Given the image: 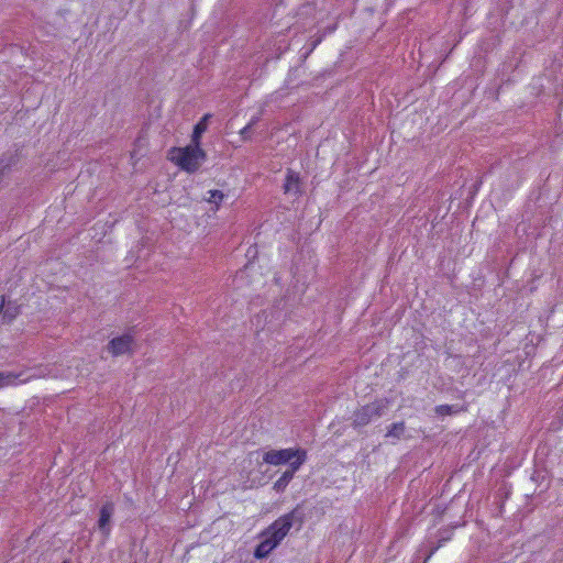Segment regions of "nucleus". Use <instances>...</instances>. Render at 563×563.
<instances>
[{
    "mask_svg": "<svg viewBox=\"0 0 563 563\" xmlns=\"http://www.w3.org/2000/svg\"><path fill=\"white\" fill-rule=\"evenodd\" d=\"M168 158L187 173H195L206 159V152L200 146L187 145L173 147Z\"/></svg>",
    "mask_w": 563,
    "mask_h": 563,
    "instance_id": "nucleus-1",
    "label": "nucleus"
},
{
    "mask_svg": "<svg viewBox=\"0 0 563 563\" xmlns=\"http://www.w3.org/2000/svg\"><path fill=\"white\" fill-rule=\"evenodd\" d=\"M389 400L386 398L376 399L356 409L352 416V426L355 429L369 424L374 419L384 416L389 408Z\"/></svg>",
    "mask_w": 563,
    "mask_h": 563,
    "instance_id": "nucleus-2",
    "label": "nucleus"
},
{
    "mask_svg": "<svg viewBox=\"0 0 563 563\" xmlns=\"http://www.w3.org/2000/svg\"><path fill=\"white\" fill-rule=\"evenodd\" d=\"M301 455L305 463L307 460V452L302 449L288 448L280 450H271L264 453L263 461L271 465H290V462L300 461Z\"/></svg>",
    "mask_w": 563,
    "mask_h": 563,
    "instance_id": "nucleus-3",
    "label": "nucleus"
},
{
    "mask_svg": "<svg viewBox=\"0 0 563 563\" xmlns=\"http://www.w3.org/2000/svg\"><path fill=\"white\" fill-rule=\"evenodd\" d=\"M295 517V512L291 511L279 519H277L267 530L266 538L272 541V543L277 547L283 539L288 534L289 530L292 527V519Z\"/></svg>",
    "mask_w": 563,
    "mask_h": 563,
    "instance_id": "nucleus-4",
    "label": "nucleus"
},
{
    "mask_svg": "<svg viewBox=\"0 0 563 563\" xmlns=\"http://www.w3.org/2000/svg\"><path fill=\"white\" fill-rule=\"evenodd\" d=\"M134 338L130 333L111 339L107 344V350L112 356H120L133 352L132 346Z\"/></svg>",
    "mask_w": 563,
    "mask_h": 563,
    "instance_id": "nucleus-5",
    "label": "nucleus"
},
{
    "mask_svg": "<svg viewBox=\"0 0 563 563\" xmlns=\"http://www.w3.org/2000/svg\"><path fill=\"white\" fill-rule=\"evenodd\" d=\"M115 507L112 501L104 503L100 508V515L97 522L100 532L108 538L111 532V518L114 514Z\"/></svg>",
    "mask_w": 563,
    "mask_h": 563,
    "instance_id": "nucleus-6",
    "label": "nucleus"
},
{
    "mask_svg": "<svg viewBox=\"0 0 563 563\" xmlns=\"http://www.w3.org/2000/svg\"><path fill=\"white\" fill-rule=\"evenodd\" d=\"M303 464V459L300 461L290 462V467H288L282 476L275 482L274 489L278 493L284 492L289 484V482L294 478L295 473L300 468Z\"/></svg>",
    "mask_w": 563,
    "mask_h": 563,
    "instance_id": "nucleus-7",
    "label": "nucleus"
},
{
    "mask_svg": "<svg viewBox=\"0 0 563 563\" xmlns=\"http://www.w3.org/2000/svg\"><path fill=\"white\" fill-rule=\"evenodd\" d=\"M283 188L285 194H291L294 196L300 195L301 183L299 174L294 172L292 169H287L286 179Z\"/></svg>",
    "mask_w": 563,
    "mask_h": 563,
    "instance_id": "nucleus-8",
    "label": "nucleus"
},
{
    "mask_svg": "<svg viewBox=\"0 0 563 563\" xmlns=\"http://www.w3.org/2000/svg\"><path fill=\"white\" fill-rule=\"evenodd\" d=\"M210 114H206L194 128L191 135V145L200 146L201 135L207 130V121L210 118Z\"/></svg>",
    "mask_w": 563,
    "mask_h": 563,
    "instance_id": "nucleus-9",
    "label": "nucleus"
},
{
    "mask_svg": "<svg viewBox=\"0 0 563 563\" xmlns=\"http://www.w3.org/2000/svg\"><path fill=\"white\" fill-rule=\"evenodd\" d=\"M275 548H276L275 544L272 543L271 540L265 538L263 541H261L256 545L255 551H254V556L257 560L265 559Z\"/></svg>",
    "mask_w": 563,
    "mask_h": 563,
    "instance_id": "nucleus-10",
    "label": "nucleus"
},
{
    "mask_svg": "<svg viewBox=\"0 0 563 563\" xmlns=\"http://www.w3.org/2000/svg\"><path fill=\"white\" fill-rule=\"evenodd\" d=\"M20 313V309L15 305L9 303L7 308L3 310V313L1 316L2 322L10 323L12 322L18 314Z\"/></svg>",
    "mask_w": 563,
    "mask_h": 563,
    "instance_id": "nucleus-11",
    "label": "nucleus"
},
{
    "mask_svg": "<svg viewBox=\"0 0 563 563\" xmlns=\"http://www.w3.org/2000/svg\"><path fill=\"white\" fill-rule=\"evenodd\" d=\"M405 422H395L388 428L386 437L400 439L405 432Z\"/></svg>",
    "mask_w": 563,
    "mask_h": 563,
    "instance_id": "nucleus-12",
    "label": "nucleus"
},
{
    "mask_svg": "<svg viewBox=\"0 0 563 563\" xmlns=\"http://www.w3.org/2000/svg\"><path fill=\"white\" fill-rule=\"evenodd\" d=\"M451 537H452L451 530L442 531L440 534L438 544L430 550V552L428 553V555L424 560V563L438 551V549H440L443 545L444 542L449 541L451 539Z\"/></svg>",
    "mask_w": 563,
    "mask_h": 563,
    "instance_id": "nucleus-13",
    "label": "nucleus"
},
{
    "mask_svg": "<svg viewBox=\"0 0 563 563\" xmlns=\"http://www.w3.org/2000/svg\"><path fill=\"white\" fill-rule=\"evenodd\" d=\"M15 162L16 159L12 154L3 155L0 158V180L2 179L3 170L15 164Z\"/></svg>",
    "mask_w": 563,
    "mask_h": 563,
    "instance_id": "nucleus-14",
    "label": "nucleus"
},
{
    "mask_svg": "<svg viewBox=\"0 0 563 563\" xmlns=\"http://www.w3.org/2000/svg\"><path fill=\"white\" fill-rule=\"evenodd\" d=\"M16 378L18 376L13 373L0 372V388L13 385Z\"/></svg>",
    "mask_w": 563,
    "mask_h": 563,
    "instance_id": "nucleus-15",
    "label": "nucleus"
},
{
    "mask_svg": "<svg viewBox=\"0 0 563 563\" xmlns=\"http://www.w3.org/2000/svg\"><path fill=\"white\" fill-rule=\"evenodd\" d=\"M208 194H209V197L207 200L210 203H214L217 207H219L224 198V194L221 190H217V189L209 190Z\"/></svg>",
    "mask_w": 563,
    "mask_h": 563,
    "instance_id": "nucleus-16",
    "label": "nucleus"
},
{
    "mask_svg": "<svg viewBox=\"0 0 563 563\" xmlns=\"http://www.w3.org/2000/svg\"><path fill=\"white\" fill-rule=\"evenodd\" d=\"M434 410L439 416H448L452 415L453 412H456V410L453 409V406L450 405L437 406Z\"/></svg>",
    "mask_w": 563,
    "mask_h": 563,
    "instance_id": "nucleus-17",
    "label": "nucleus"
},
{
    "mask_svg": "<svg viewBox=\"0 0 563 563\" xmlns=\"http://www.w3.org/2000/svg\"><path fill=\"white\" fill-rule=\"evenodd\" d=\"M251 131H252V128L251 125L246 124L241 131H240V135H241V139L243 141H247L251 139Z\"/></svg>",
    "mask_w": 563,
    "mask_h": 563,
    "instance_id": "nucleus-18",
    "label": "nucleus"
},
{
    "mask_svg": "<svg viewBox=\"0 0 563 563\" xmlns=\"http://www.w3.org/2000/svg\"><path fill=\"white\" fill-rule=\"evenodd\" d=\"M261 120V117L260 115H254L252 117V119L250 120V122L247 123L249 125H251V128H253L254 125H256Z\"/></svg>",
    "mask_w": 563,
    "mask_h": 563,
    "instance_id": "nucleus-19",
    "label": "nucleus"
},
{
    "mask_svg": "<svg viewBox=\"0 0 563 563\" xmlns=\"http://www.w3.org/2000/svg\"><path fill=\"white\" fill-rule=\"evenodd\" d=\"M63 563H69V561H64Z\"/></svg>",
    "mask_w": 563,
    "mask_h": 563,
    "instance_id": "nucleus-20",
    "label": "nucleus"
}]
</instances>
